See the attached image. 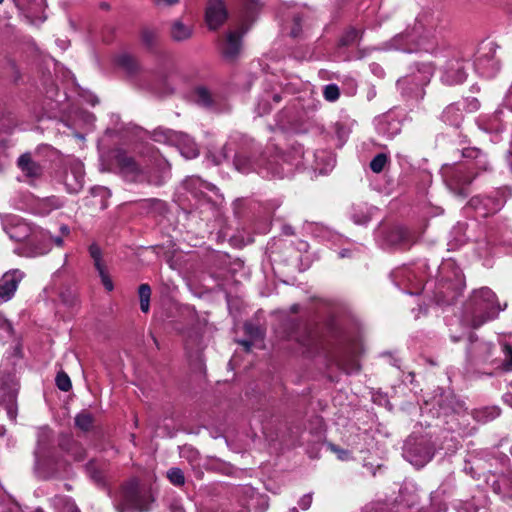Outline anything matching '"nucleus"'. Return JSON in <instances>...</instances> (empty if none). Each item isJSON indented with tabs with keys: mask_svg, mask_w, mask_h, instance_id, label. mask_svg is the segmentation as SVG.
Returning <instances> with one entry per match:
<instances>
[{
	"mask_svg": "<svg viewBox=\"0 0 512 512\" xmlns=\"http://www.w3.org/2000/svg\"><path fill=\"white\" fill-rule=\"evenodd\" d=\"M438 47L437 18L430 12H421L414 21L413 27L395 35L386 43L387 49L407 53L425 51L434 53Z\"/></svg>",
	"mask_w": 512,
	"mask_h": 512,
	"instance_id": "nucleus-1",
	"label": "nucleus"
},
{
	"mask_svg": "<svg viewBox=\"0 0 512 512\" xmlns=\"http://www.w3.org/2000/svg\"><path fill=\"white\" fill-rule=\"evenodd\" d=\"M115 163L121 175L130 182L161 185L170 172L169 163L158 153H153L150 158H135L125 151H118Z\"/></svg>",
	"mask_w": 512,
	"mask_h": 512,
	"instance_id": "nucleus-2",
	"label": "nucleus"
},
{
	"mask_svg": "<svg viewBox=\"0 0 512 512\" xmlns=\"http://www.w3.org/2000/svg\"><path fill=\"white\" fill-rule=\"evenodd\" d=\"M501 310L495 293L487 287H482L471 294L465 304L464 316L472 327L478 328L496 318Z\"/></svg>",
	"mask_w": 512,
	"mask_h": 512,
	"instance_id": "nucleus-3",
	"label": "nucleus"
},
{
	"mask_svg": "<svg viewBox=\"0 0 512 512\" xmlns=\"http://www.w3.org/2000/svg\"><path fill=\"white\" fill-rule=\"evenodd\" d=\"M154 501L155 497L149 486L132 480L123 487L121 501L116 509L117 512H148Z\"/></svg>",
	"mask_w": 512,
	"mask_h": 512,
	"instance_id": "nucleus-4",
	"label": "nucleus"
},
{
	"mask_svg": "<svg viewBox=\"0 0 512 512\" xmlns=\"http://www.w3.org/2000/svg\"><path fill=\"white\" fill-rule=\"evenodd\" d=\"M5 230L11 240L27 242L28 245L37 249L36 253H44L43 249L37 247L39 235L44 236L43 229L32 227L29 223L20 219H13L11 223L5 227Z\"/></svg>",
	"mask_w": 512,
	"mask_h": 512,
	"instance_id": "nucleus-5",
	"label": "nucleus"
},
{
	"mask_svg": "<svg viewBox=\"0 0 512 512\" xmlns=\"http://www.w3.org/2000/svg\"><path fill=\"white\" fill-rule=\"evenodd\" d=\"M156 141H164L175 145L187 159L198 156L199 150L194 140L187 134L172 130H158L154 133Z\"/></svg>",
	"mask_w": 512,
	"mask_h": 512,
	"instance_id": "nucleus-6",
	"label": "nucleus"
},
{
	"mask_svg": "<svg viewBox=\"0 0 512 512\" xmlns=\"http://www.w3.org/2000/svg\"><path fill=\"white\" fill-rule=\"evenodd\" d=\"M287 329L289 340H294L309 353L318 351V336L307 323L290 321Z\"/></svg>",
	"mask_w": 512,
	"mask_h": 512,
	"instance_id": "nucleus-7",
	"label": "nucleus"
},
{
	"mask_svg": "<svg viewBox=\"0 0 512 512\" xmlns=\"http://www.w3.org/2000/svg\"><path fill=\"white\" fill-rule=\"evenodd\" d=\"M477 71L490 77L499 70V62L496 59V45L493 42L483 43L477 53L474 61Z\"/></svg>",
	"mask_w": 512,
	"mask_h": 512,
	"instance_id": "nucleus-8",
	"label": "nucleus"
},
{
	"mask_svg": "<svg viewBox=\"0 0 512 512\" xmlns=\"http://www.w3.org/2000/svg\"><path fill=\"white\" fill-rule=\"evenodd\" d=\"M444 177L451 190L461 196H466L465 188L471 184L475 174L472 172V168L466 165H458L446 169Z\"/></svg>",
	"mask_w": 512,
	"mask_h": 512,
	"instance_id": "nucleus-9",
	"label": "nucleus"
},
{
	"mask_svg": "<svg viewBox=\"0 0 512 512\" xmlns=\"http://www.w3.org/2000/svg\"><path fill=\"white\" fill-rule=\"evenodd\" d=\"M403 455L412 465L421 468L432 459L434 450L427 441L413 442L408 440Z\"/></svg>",
	"mask_w": 512,
	"mask_h": 512,
	"instance_id": "nucleus-10",
	"label": "nucleus"
},
{
	"mask_svg": "<svg viewBox=\"0 0 512 512\" xmlns=\"http://www.w3.org/2000/svg\"><path fill=\"white\" fill-rule=\"evenodd\" d=\"M468 62L460 57H454L447 61L443 68L441 80L448 85L463 83L467 78Z\"/></svg>",
	"mask_w": 512,
	"mask_h": 512,
	"instance_id": "nucleus-11",
	"label": "nucleus"
},
{
	"mask_svg": "<svg viewBox=\"0 0 512 512\" xmlns=\"http://www.w3.org/2000/svg\"><path fill=\"white\" fill-rule=\"evenodd\" d=\"M206 22L210 29H217L227 19V10L221 0H210L206 7Z\"/></svg>",
	"mask_w": 512,
	"mask_h": 512,
	"instance_id": "nucleus-12",
	"label": "nucleus"
},
{
	"mask_svg": "<svg viewBox=\"0 0 512 512\" xmlns=\"http://www.w3.org/2000/svg\"><path fill=\"white\" fill-rule=\"evenodd\" d=\"M23 278V273L19 270H13L5 273L0 279V298L3 301H8L14 295L17 286L21 279Z\"/></svg>",
	"mask_w": 512,
	"mask_h": 512,
	"instance_id": "nucleus-13",
	"label": "nucleus"
},
{
	"mask_svg": "<svg viewBox=\"0 0 512 512\" xmlns=\"http://www.w3.org/2000/svg\"><path fill=\"white\" fill-rule=\"evenodd\" d=\"M89 253H90L91 258L94 261V266H95L96 270L98 271V274L101 278V282H102L103 286L105 287V289L107 291H112L114 288V285L106 271L105 265L102 262L100 247L97 244H91L89 246Z\"/></svg>",
	"mask_w": 512,
	"mask_h": 512,
	"instance_id": "nucleus-14",
	"label": "nucleus"
},
{
	"mask_svg": "<svg viewBox=\"0 0 512 512\" xmlns=\"http://www.w3.org/2000/svg\"><path fill=\"white\" fill-rule=\"evenodd\" d=\"M387 242L394 247L407 249L414 242V238L407 228L395 227L388 233Z\"/></svg>",
	"mask_w": 512,
	"mask_h": 512,
	"instance_id": "nucleus-15",
	"label": "nucleus"
},
{
	"mask_svg": "<svg viewBox=\"0 0 512 512\" xmlns=\"http://www.w3.org/2000/svg\"><path fill=\"white\" fill-rule=\"evenodd\" d=\"M247 28H241V31H230L227 34L225 43L223 45V54L225 57L233 59L235 58L241 49V35L245 33Z\"/></svg>",
	"mask_w": 512,
	"mask_h": 512,
	"instance_id": "nucleus-16",
	"label": "nucleus"
},
{
	"mask_svg": "<svg viewBox=\"0 0 512 512\" xmlns=\"http://www.w3.org/2000/svg\"><path fill=\"white\" fill-rule=\"evenodd\" d=\"M18 167L24 175L31 179H36L42 175L43 169L40 164L35 162L31 154H22L17 161Z\"/></svg>",
	"mask_w": 512,
	"mask_h": 512,
	"instance_id": "nucleus-17",
	"label": "nucleus"
},
{
	"mask_svg": "<svg viewBox=\"0 0 512 512\" xmlns=\"http://www.w3.org/2000/svg\"><path fill=\"white\" fill-rule=\"evenodd\" d=\"M65 183L73 192H77L83 187L84 169L80 162H76L71 165L70 171L66 173Z\"/></svg>",
	"mask_w": 512,
	"mask_h": 512,
	"instance_id": "nucleus-18",
	"label": "nucleus"
},
{
	"mask_svg": "<svg viewBox=\"0 0 512 512\" xmlns=\"http://www.w3.org/2000/svg\"><path fill=\"white\" fill-rule=\"evenodd\" d=\"M183 185L186 190L190 191L196 197L203 195L205 191H214L216 189L215 185L197 176L188 177L185 179Z\"/></svg>",
	"mask_w": 512,
	"mask_h": 512,
	"instance_id": "nucleus-19",
	"label": "nucleus"
},
{
	"mask_svg": "<svg viewBox=\"0 0 512 512\" xmlns=\"http://www.w3.org/2000/svg\"><path fill=\"white\" fill-rule=\"evenodd\" d=\"M193 35V26L185 24L181 20H175L170 27V36L176 42L189 40Z\"/></svg>",
	"mask_w": 512,
	"mask_h": 512,
	"instance_id": "nucleus-20",
	"label": "nucleus"
},
{
	"mask_svg": "<svg viewBox=\"0 0 512 512\" xmlns=\"http://www.w3.org/2000/svg\"><path fill=\"white\" fill-rule=\"evenodd\" d=\"M444 122L452 125L459 126L463 120V111L459 103L448 105L442 113Z\"/></svg>",
	"mask_w": 512,
	"mask_h": 512,
	"instance_id": "nucleus-21",
	"label": "nucleus"
},
{
	"mask_svg": "<svg viewBox=\"0 0 512 512\" xmlns=\"http://www.w3.org/2000/svg\"><path fill=\"white\" fill-rule=\"evenodd\" d=\"M62 206V202L59 198L52 196L43 199H39L35 204V211L38 214L46 215L53 210H56Z\"/></svg>",
	"mask_w": 512,
	"mask_h": 512,
	"instance_id": "nucleus-22",
	"label": "nucleus"
},
{
	"mask_svg": "<svg viewBox=\"0 0 512 512\" xmlns=\"http://www.w3.org/2000/svg\"><path fill=\"white\" fill-rule=\"evenodd\" d=\"M235 168L242 173H249L250 171H256L258 164L251 160L246 153H238L234 158Z\"/></svg>",
	"mask_w": 512,
	"mask_h": 512,
	"instance_id": "nucleus-23",
	"label": "nucleus"
},
{
	"mask_svg": "<svg viewBox=\"0 0 512 512\" xmlns=\"http://www.w3.org/2000/svg\"><path fill=\"white\" fill-rule=\"evenodd\" d=\"M194 100L203 107H210L214 103V95L205 86H198L194 90Z\"/></svg>",
	"mask_w": 512,
	"mask_h": 512,
	"instance_id": "nucleus-24",
	"label": "nucleus"
},
{
	"mask_svg": "<svg viewBox=\"0 0 512 512\" xmlns=\"http://www.w3.org/2000/svg\"><path fill=\"white\" fill-rule=\"evenodd\" d=\"M60 445L64 451L74 458V460L81 461L85 458V450L78 442L67 440Z\"/></svg>",
	"mask_w": 512,
	"mask_h": 512,
	"instance_id": "nucleus-25",
	"label": "nucleus"
},
{
	"mask_svg": "<svg viewBox=\"0 0 512 512\" xmlns=\"http://www.w3.org/2000/svg\"><path fill=\"white\" fill-rule=\"evenodd\" d=\"M500 415V409L496 406L484 407L474 412V418L479 422H488Z\"/></svg>",
	"mask_w": 512,
	"mask_h": 512,
	"instance_id": "nucleus-26",
	"label": "nucleus"
},
{
	"mask_svg": "<svg viewBox=\"0 0 512 512\" xmlns=\"http://www.w3.org/2000/svg\"><path fill=\"white\" fill-rule=\"evenodd\" d=\"M94 418L87 412L82 411L75 417V426L83 432H88L93 428Z\"/></svg>",
	"mask_w": 512,
	"mask_h": 512,
	"instance_id": "nucleus-27",
	"label": "nucleus"
},
{
	"mask_svg": "<svg viewBox=\"0 0 512 512\" xmlns=\"http://www.w3.org/2000/svg\"><path fill=\"white\" fill-rule=\"evenodd\" d=\"M336 362H337V365L339 366V368H341L343 371H345L348 374L357 372L360 369L359 362H358L357 358L354 356L348 357V358L341 356V357L337 358Z\"/></svg>",
	"mask_w": 512,
	"mask_h": 512,
	"instance_id": "nucleus-28",
	"label": "nucleus"
},
{
	"mask_svg": "<svg viewBox=\"0 0 512 512\" xmlns=\"http://www.w3.org/2000/svg\"><path fill=\"white\" fill-rule=\"evenodd\" d=\"M492 203V199L490 198H482L480 196L472 197L469 201V206L475 209L480 216H487L490 211L487 209V206Z\"/></svg>",
	"mask_w": 512,
	"mask_h": 512,
	"instance_id": "nucleus-29",
	"label": "nucleus"
},
{
	"mask_svg": "<svg viewBox=\"0 0 512 512\" xmlns=\"http://www.w3.org/2000/svg\"><path fill=\"white\" fill-rule=\"evenodd\" d=\"M140 309L147 313L150 309L151 287L148 284H141L138 288Z\"/></svg>",
	"mask_w": 512,
	"mask_h": 512,
	"instance_id": "nucleus-30",
	"label": "nucleus"
},
{
	"mask_svg": "<svg viewBox=\"0 0 512 512\" xmlns=\"http://www.w3.org/2000/svg\"><path fill=\"white\" fill-rule=\"evenodd\" d=\"M401 276L406 277L411 283V288L408 290L410 294H418L423 289V279L417 278L413 271L404 270Z\"/></svg>",
	"mask_w": 512,
	"mask_h": 512,
	"instance_id": "nucleus-31",
	"label": "nucleus"
},
{
	"mask_svg": "<svg viewBox=\"0 0 512 512\" xmlns=\"http://www.w3.org/2000/svg\"><path fill=\"white\" fill-rule=\"evenodd\" d=\"M86 470L90 478L94 480L97 484L103 483L104 474L102 465L100 463L91 461L87 464Z\"/></svg>",
	"mask_w": 512,
	"mask_h": 512,
	"instance_id": "nucleus-32",
	"label": "nucleus"
},
{
	"mask_svg": "<svg viewBox=\"0 0 512 512\" xmlns=\"http://www.w3.org/2000/svg\"><path fill=\"white\" fill-rule=\"evenodd\" d=\"M463 156L476 159L477 160L476 165L478 168H480L482 170L488 169V163L485 159H483L482 153L479 149H476V148L465 149L463 151Z\"/></svg>",
	"mask_w": 512,
	"mask_h": 512,
	"instance_id": "nucleus-33",
	"label": "nucleus"
},
{
	"mask_svg": "<svg viewBox=\"0 0 512 512\" xmlns=\"http://www.w3.org/2000/svg\"><path fill=\"white\" fill-rule=\"evenodd\" d=\"M501 111H496L491 119L483 126V129L487 132H500L503 130L504 125L500 120Z\"/></svg>",
	"mask_w": 512,
	"mask_h": 512,
	"instance_id": "nucleus-34",
	"label": "nucleus"
},
{
	"mask_svg": "<svg viewBox=\"0 0 512 512\" xmlns=\"http://www.w3.org/2000/svg\"><path fill=\"white\" fill-rule=\"evenodd\" d=\"M167 478L171 484L175 486H183L185 484V476L180 468L172 467L167 471Z\"/></svg>",
	"mask_w": 512,
	"mask_h": 512,
	"instance_id": "nucleus-35",
	"label": "nucleus"
},
{
	"mask_svg": "<svg viewBox=\"0 0 512 512\" xmlns=\"http://www.w3.org/2000/svg\"><path fill=\"white\" fill-rule=\"evenodd\" d=\"M157 39H158V34L155 30L149 29V28H144L141 31V40H142V43L146 47H148V48L154 47V45L157 42Z\"/></svg>",
	"mask_w": 512,
	"mask_h": 512,
	"instance_id": "nucleus-36",
	"label": "nucleus"
},
{
	"mask_svg": "<svg viewBox=\"0 0 512 512\" xmlns=\"http://www.w3.org/2000/svg\"><path fill=\"white\" fill-rule=\"evenodd\" d=\"M388 162V156L385 153L377 154L370 162V168L374 173H380Z\"/></svg>",
	"mask_w": 512,
	"mask_h": 512,
	"instance_id": "nucleus-37",
	"label": "nucleus"
},
{
	"mask_svg": "<svg viewBox=\"0 0 512 512\" xmlns=\"http://www.w3.org/2000/svg\"><path fill=\"white\" fill-rule=\"evenodd\" d=\"M55 381L61 391L67 392L72 387L70 377L63 371L58 372Z\"/></svg>",
	"mask_w": 512,
	"mask_h": 512,
	"instance_id": "nucleus-38",
	"label": "nucleus"
},
{
	"mask_svg": "<svg viewBox=\"0 0 512 512\" xmlns=\"http://www.w3.org/2000/svg\"><path fill=\"white\" fill-rule=\"evenodd\" d=\"M56 504L62 505V508L59 510V512H80V509L77 507V505L69 498H57Z\"/></svg>",
	"mask_w": 512,
	"mask_h": 512,
	"instance_id": "nucleus-39",
	"label": "nucleus"
},
{
	"mask_svg": "<svg viewBox=\"0 0 512 512\" xmlns=\"http://www.w3.org/2000/svg\"><path fill=\"white\" fill-rule=\"evenodd\" d=\"M244 331L251 339H261L263 337L261 328L253 323H245Z\"/></svg>",
	"mask_w": 512,
	"mask_h": 512,
	"instance_id": "nucleus-40",
	"label": "nucleus"
},
{
	"mask_svg": "<svg viewBox=\"0 0 512 512\" xmlns=\"http://www.w3.org/2000/svg\"><path fill=\"white\" fill-rule=\"evenodd\" d=\"M324 97L328 101H336L340 96V91L337 85L329 84L325 86L323 91Z\"/></svg>",
	"mask_w": 512,
	"mask_h": 512,
	"instance_id": "nucleus-41",
	"label": "nucleus"
},
{
	"mask_svg": "<svg viewBox=\"0 0 512 512\" xmlns=\"http://www.w3.org/2000/svg\"><path fill=\"white\" fill-rule=\"evenodd\" d=\"M119 64L126 68L129 72H135L138 67L136 60L129 55H122L119 58Z\"/></svg>",
	"mask_w": 512,
	"mask_h": 512,
	"instance_id": "nucleus-42",
	"label": "nucleus"
},
{
	"mask_svg": "<svg viewBox=\"0 0 512 512\" xmlns=\"http://www.w3.org/2000/svg\"><path fill=\"white\" fill-rule=\"evenodd\" d=\"M49 244L50 242H54L57 246H62L63 239L61 236L53 237L50 232L44 230V236L39 235L38 244L39 243Z\"/></svg>",
	"mask_w": 512,
	"mask_h": 512,
	"instance_id": "nucleus-43",
	"label": "nucleus"
},
{
	"mask_svg": "<svg viewBox=\"0 0 512 512\" xmlns=\"http://www.w3.org/2000/svg\"><path fill=\"white\" fill-rule=\"evenodd\" d=\"M418 71L423 74V77L421 79L422 83H427L430 80V77L433 75L434 67L431 63H423L418 68Z\"/></svg>",
	"mask_w": 512,
	"mask_h": 512,
	"instance_id": "nucleus-44",
	"label": "nucleus"
},
{
	"mask_svg": "<svg viewBox=\"0 0 512 512\" xmlns=\"http://www.w3.org/2000/svg\"><path fill=\"white\" fill-rule=\"evenodd\" d=\"M503 366L506 370H512V347L508 344L503 345Z\"/></svg>",
	"mask_w": 512,
	"mask_h": 512,
	"instance_id": "nucleus-45",
	"label": "nucleus"
},
{
	"mask_svg": "<svg viewBox=\"0 0 512 512\" xmlns=\"http://www.w3.org/2000/svg\"><path fill=\"white\" fill-rule=\"evenodd\" d=\"M359 37V32L356 29H350L347 33L342 37L341 43L342 45H350L354 43Z\"/></svg>",
	"mask_w": 512,
	"mask_h": 512,
	"instance_id": "nucleus-46",
	"label": "nucleus"
},
{
	"mask_svg": "<svg viewBox=\"0 0 512 512\" xmlns=\"http://www.w3.org/2000/svg\"><path fill=\"white\" fill-rule=\"evenodd\" d=\"M51 437V430L44 427L41 428L38 432V444L44 445L47 441H49Z\"/></svg>",
	"mask_w": 512,
	"mask_h": 512,
	"instance_id": "nucleus-47",
	"label": "nucleus"
},
{
	"mask_svg": "<svg viewBox=\"0 0 512 512\" xmlns=\"http://www.w3.org/2000/svg\"><path fill=\"white\" fill-rule=\"evenodd\" d=\"M370 218L371 216L369 213L361 212V214H358L357 212H355L352 215V219L356 224H366L370 221Z\"/></svg>",
	"mask_w": 512,
	"mask_h": 512,
	"instance_id": "nucleus-48",
	"label": "nucleus"
},
{
	"mask_svg": "<svg viewBox=\"0 0 512 512\" xmlns=\"http://www.w3.org/2000/svg\"><path fill=\"white\" fill-rule=\"evenodd\" d=\"M312 504V495L306 494L299 500V506L303 510H307Z\"/></svg>",
	"mask_w": 512,
	"mask_h": 512,
	"instance_id": "nucleus-49",
	"label": "nucleus"
},
{
	"mask_svg": "<svg viewBox=\"0 0 512 512\" xmlns=\"http://www.w3.org/2000/svg\"><path fill=\"white\" fill-rule=\"evenodd\" d=\"M243 4L246 6L247 12H246V18L250 17L251 11L257 7L259 0H241Z\"/></svg>",
	"mask_w": 512,
	"mask_h": 512,
	"instance_id": "nucleus-50",
	"label": "nucleus"
},
{
	"mask_svg": "<svg viewBox=\"0 0 512 512\" xmlns=\"http://www.w3.org/2000/svg\"><path fill=\"white\" fill-rule=\"evenodd\" d=\"M300 22H301L300 17L297 16L294 18V27L291 29V35L293 37H297L300 34Z\"/></svg>",
	"mask_w": 512,
	"mask_h": 512,
	"instance_id": "nucleus-51",
	"label": "nucleus"
},
{
	"mask_svg": "<svg viewBox=\"0 0 512 512\" xmlns=\"http://www.w3.org/2000/svg\"><path fill=\"white\" fill-rule=\"evenodd\" d=\"M504 105L512 111V85L505 96Z\"/></svg>",
	"mask_w": 512,
	"mask_h": 512,
	"instance_id": "nucleus-52",
	"label": "nucleus"
},
{
	"mask_svg": "<svg viewBox=\"0 0 512 512\" xmlns=\"http://www.w3.org/2000/svg\"><path fill=\"white\" fill-rule=\"evenodd\" d=\"M179 0H155L157 5L172 6L178 3Z\"/></svg>",
	"mask_w": 512,
	"mask_h": 512,
	"instance_id": "nucleus-53",
	"label": "nucleus"
},
{
	"mask_svg": "<svg viewBox=\"0 0 512 512\" xmlns=\"http://www.w3.org/2000/svg\"><path fill=\"white\" fill-rule=\"evenodd\" d=\"M474 348L478 349V350L486 351L487 354H490L492 346L488 343H481V344L475 346Z\"/></svg>",
	"mask_w": 512,
	"mask_h": 512,
	"instance_id": "nucleus-54",
	"label": "nucleus"
},
{
	"mask_svg": "<svg viewBox=\"0 0 512 512\" xmlns=\"http://www.w3.org/2000/svg\"><path fill=\"white\" fill-rule=\"evenodd\" d=\"M241 345L245 347V349L248 351L251 347V342L248 340H242L239 342Z\"/></svg>",
	"mask_w": 512,
	"mask_h": 512,
	"instance_id": "nucleus-55",
	"label": "nucleus"
},
{
	"mask_svg": "<svg viewBox=\"0 0 512 512\" xmlns=\"http://www.w3.org/2000/svg\"><path fill=\"white\" fill-rule=\"evenodd\" d=\"M60 231H61V233H62V235H63V236H65V235H68V234H69V228H68L66 225H62V226L60 227Z\"/></svg>",
	"mask_w": 512,
	"mask_h": 512,
	"instance_id": "nucleus-56",
	"label": "nucleus"
},
{
	"mask_svg": "<svg viewBox=\"0 0 512 512\" xmlns=\"http://www.w3.org/2000/svg\"><path fill=\"white\" fill-rule=\"evenodd\" d=\"M504 401H505L509 406H511V407H512V395H511V394H510V395H506V396L504 397Z\"/></svg>",
	"mask_w": 512,
	"mask_h": 512,
	"instance_id": "nucleus-57",
	"label": "nucleus"
},
{
	"mask_svg": "<svg viewBox=\"0 0 512 512\" xmlns=\"http://www.w3.org/2000/svg\"><path fill=\"white\" fill-rule=\"evenodd\" d=\"M470 105L472 106V109H478V107H479V103L476 99H473L471 101Z\"/></svg>",
	"mask_w": 512,
	"mask_h": 512,
	"instance_id": "nucleus-58",
	"label": "nucleus"
},
{
	"mask_svg": "<svg viewBox=\"0 0 512 512\" xmlns=\"http://www.w3.org/2000/svg\"><path fill=\"white\" fill-rule=\"evenodd\" d=\"M285 233L286 234H293L292 228L291 227L285 228Z\"/></svg>",
	"mask_w": 512,
	"mask_h": 512,
	"instance_id": "nucleus-59",
	"label": "nucleus"
},
{
	"mask_svg": "<svg viewBox=\"0 0 512 512\" xmlns=\"http://www.w3.org/2000/svg\"><path fill=\"white\" fill-rule=\"evenodd\" d=\"M291 309H292L293 312H297L298 311V305H293Z\"/></svg>",
	"mask_w": 512,
	"mask_h": 512,
	"instance_id": "nucleus-60",
	"label": "nucleus"
},
{
	"mask_svg": "<svg viewBox=\"0 0 512 512\" xmlns=\"http://www.w3.org/2000/svg\"><path fill=\"white\" fill-rule=\"evenodd\" d=\"M480 358H481L483 361H487V360H488V355L480 356Z\"/></svg>",
	"mask_w": 512,
	"mask_h": 512,
	"instance_id": "nucleus-61",
	"label": "nucleus"
},
{
	"mask_svg": "<svg viewBox=\"0 0 512 512\" xmlns=\"http://www.w3.org/2000/svg\"><path fill=\"white\" fill-rule=\"evenodd\" d=\"M506 482H507V479H506V478L501 479V483H502V484H506Z\"/></svg>",
	"mask_w": 512,
	"mask_h": 512,
	"instance_id": "nucleus-62",
	"label": "nucleus"
},
{
	"mask_svg": "<svg viewBox=\"0 0 512 512\" xmlns=\"http://www.w3.org/2000/svg\"><path fill=\"white\" fill-rule=\"evenodd\" d=\"M342 453H343V454H341V455L339 456V457H340V459H344V454H346V451H343Z\"/></svg>",
	"mask_w": 512,
	"mask_h": 512,
	"instance_id": "nucleus-63",
	"label": "nucleus"
},
{
	"mask_svg": "<svg viewBox=\"0 0 512 512\" xmlns=\"http://www.w3.org/2000/svg\"><path fill=\"white\" fill-rule=\"evenodd\" d=\"M342 453H343V454H341V455L339 456V457H340V459H344V454H346V451H343Z\"/></svg>",
	"mask_w": 512,
	"mask_h": 512,
	"instance_id": "nucleus-64",
	"label": "nucleus"
}]
</instances>
